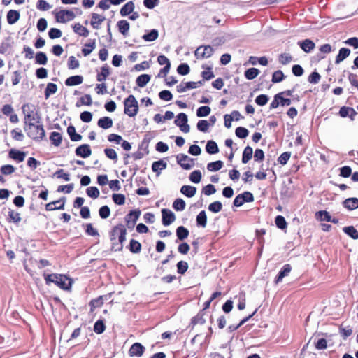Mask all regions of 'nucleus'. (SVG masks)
<instances>
[{
    "instance_id": "39448f33",
    "label": "nucleus",
    "mask_w": 358,
    "mask_h": 358,
    "mask_svg": "<svg viewBox=\"0 0 358 358\" xmlns=\"http://www.w3.org/2000/svg\"><path fill=\"white\" fill-rule=\"evenodd\" d=\"M32 109L24 116L25 127L30 126L31 124H36L40 123V116L34 106H31Z\"/></svg>"
},
{
    "instance_id": "aec40b11",
    "label": "nucleus",
    "mask_w": 358,
    "mask_h": 358,
    "mask_svg": "<svg viewBox=\"0 0 358 358\" xmlns=\"http://www.w3.org/2000/svg\"><path fill=\"white\" fill-rule=\"evenodd\" d=\"M110 68L107 64H105L101 68V71L96 76V80L99 82L104 81L110 75Z\"/></svg>"
},
{
    "instance_id": "a18cd8bd",
    "label": "nucleus",
    "mask_w": 358,
    "mask_h": 358,
    "mask_svg": "<svg viewBox=\"0 0 358 358\" xmlns=\"http://www.w3.org/2000/svg\"><path fill=\"white\" fill-rule=\"evenodd\" d=\"M186 203L182 199H176L173 203V208L177 211H182L185 208Z\"/></svg>"
},
{
    "instance_id": "c03bdc74",
    "label": "nucleus",
    "mask_w": 358,
    "mask_h": 358,
    "mask_svg": "<svg viewBox=\"0 0 358 358\" xmlns=\"http://www.w3.org/2000/svg\"><path fill=\"white\" fill-rule=\"evenodd\" d=\"M259 73V71L256 68H250L245 71V76L248 80L255 78Z\"/></svg>"
},
{
    "instance_id": "4c0bfd02",
    "label": "nucleus",
    "mask_w": 358,
    "mask_h": 358,
    "mask_svg": "<svg viewBox=\"0 0 358 358\" xmlns=\"http://www.w3.org/2000/svg\"><path fill=\"white\" fill-rule=\"evenodd\" d=\"M315 217H316L317 220H318L320 221L329 222L330 220H331V217L329 213L327 211H325V210H321V211L317 212L315 214Z\"/></svg>"
},
{
    "instance_id": "7ed1b4c3",
    "label": "nucleus",
    "mask_w": 358,
    "mask_h": 358,
    "mask_svg": "<svg viewBox=\"0 0 358 358\" xmlns=\"http://www.w3.org/2000/svg\"><path fill=\"white\" fill-rule=\"evenodd\" d=\"M124 112L130 117L136 116L138 112V103L134 95H129L124 101Z\"/></svg>"
},
{
    "instance_id": "4d7b16f0",
    "label": "nucleus",
    "mask_w": 358,
    "mask_h": 358,
    "mask_svg": "<svg viewBox=\"0 0 358 358\" xmlns=\"http://www.w3.org/2000/svg\"><path fill=\"white\" fill-rule=\"evenodd\" d=\"M189 180L194 183H199L201 180V173L200 171H194L191 173Z\"/></svg>"
},
{
    "instance_id": "20e7f679",
    "label": "nucleus",
    "mask_w": 358,
    "mask_h": 358,
    "mask_svg": "<svg viewBox=\"0 0 358 358\" xmlns=\"http://www.w3.org/2000/svg\"><path fill=\"white\" fill-rule=\"evenodd\" d=\"M188 117L187 115L184 113H179L176 119L174 121V123L176 126H178L180 129L184 133L189 132L190 127L187 124Z\"/></svg>"
},
{
    "instance_id": "9b49d317",
    "label": "nucleus",
    "mask_w": 358,
    "mask_h": 358,
    "mask_svg": "<svg viewBox=\"0 0 358 358\" xmlns=\"http://www.w3.org/2000/svg\"><path fill=\"white\" fill-rule=\"evenodd\" d=\"M162 224L169 226L176 220L175 214L170 210L164 208L162 210Z\"/></svg>"
},
{
    "instance_id": "bb28decb",
    "label": "nucleus",
    "mask_w": 358,
    "mask_h": 358,
    "mask_svg": "<svg viewBox=\"0 0 358 358\" xmlns=\"http://www.w3.org/2000/svg\"><path fill=\"white\" fill-rule=\"evenodd\" d=\"M292 270V267L289 264H286L283 266V268L280 271L278 277L275 280V283L280 282L283 278L287 276Z\"/></svg>"
},
{
    "instance_id": "13d9d810",
    "label": "nucleus",
    "mask_w": 358,
    "mask_h": 358,
    "mask_svg": "<svg viewBox=\"0 0 358 358\" xmlns=\"http://www.w3.org/2000/svg\"><path fill=\"white\" fill-rule=\"evenodd\" d=\"M188 268V264L185 261H180L177 264V271L180 274H184Z\"/></svg>"
},
{
    "instance_id": "f3484780",
    "label": "nucleus",
    "mask_w": 358,
    "mask_h": 358,
    "mask_svg": "<svg viewBox=\"0 0 358 358\" xmlns=\"http://www.w3.org/2000/svg\"><path fill=\"white\" fill-rule=\"evenodd\" d=\"M298 45L305 52L307 53L310 52L315 47V44L314 43V42L310 39H306L302 41H299Z\"/></svg>"
},
{
    "instance_id": "774afa93",
    "label": "nucleus",
    "mask_w": 358,
    "mask_h": 358,
    "mask_svg": "<svg viewBox=\"0 0 358 358\" xmlns=\"http://www.w3.org/2000/svg\"><path fill=\"white\" fill-rule=\"evenodd\" d=\"M113 200L117 205H123L125 203V196L121 194H114Z\"/></svg>"
},
{
    "instance_id": "ea45409f",
    "label": "nucleus",
    "mask_w": 358,
    "mask_h": 358,
    "mask_svg": "<svg viewBox=\"0 0 358 358\" xmlns=\"http://www.w3.org/2000/svg\"><path fill=\"white\" fill-rule=\"evenodd\" d=\"M196 222L198 225L206 227L207 224V216L204 210L201 211L196 216Z\"/></svg>"
},
{
    "instance_id": "338daca9",
    "label": "nucleus",
    "mask_w": 358,
    "mask_h": 358,
    "mask_svg": "<svg viewBox=\"0 0 358 358\" xmlns=\"http://www.w3.org/2000/svg\"><path fill=\"white\" fill-rule=\"evenodd\" d=\"M284 79V74L282 71L278 70L273 73L272 82L279 83Z\"/></svg>"
},
{
    "instance_id": "6e6d98bb",
    "label": "nucleus",
    "mask_w": 358,
    "mask_h": 358,
    "mask_svg": "<svg viewBox=\"0 0 358 358\" xmlns=\"http://www.w3.org/2000/svg\"><path fill=\"white\" fill-rule=\"evenodd\" d=\"M106 326L102 320H98L94 325V331L96 334H101L105 331Z\"/></svg>"
},
{
    "instance_id": "09e8293b",
    "label": "nucleus",
    "mask_w": 358,
    "mask_h": 358,
    "mask_svg": "<svg viewBox=\"0 0 358 358\" xmlns=\"http://www.w3.org/2000/svg\"><path fill=\"white\" fill-rule=\"evenodd\" d=\"M222 208V204L220 201H214L208 206V210L214 213H219Z\"/></svg>"
},
{
    "instance_id": "052dcab7",
    "label": "nucleus",
    "mask_w": 358,
    "mask_h": 358,
    "mask_svg": "<svg viewBox=\"0 0 358 358\" xmlns=\"http://www.w3.org/2000/svg\"><path fill=\"white\" fill-rule=\"evenodd\" d=\"M104 153L107 156V157L109 158L110 159L117 161V155L116 151L114 149L106 148L104 150Z\"/></svg>"
},
{
    "instance_id": "f704fd0d",
    "label": "nucleus",
    "mask_w": 358,
    "mask_h": 358,
    "mask_svg": "<svg viewBox=\"0 0 358 358\" xmlns=\"http://www.w3.org/2000/svg\"><path fill=\"white\" fill-rule=\"evenodd\" d=\"M343 231L352 238L358 239V231L353 226L345 227Z\"/></svg>"
},
{
    "instance_id": "2f4dec72",
    "label": "nucleus",
    "mask_w": 358,
    "mask_h": 358,
    "mask_svg": "<svg viewBox=\"0 0 358 358\" xmlns=\"http://www.w3.org/2000/svg\"><path fill=\"white\" fill-rule=\"evenodd\" d=\"M95 48H96L95 40H92L88 43L85 44L84 48L82 50V52L84 56H87L92 52V50Z\"/></svg>"
},
{
    "instance_id": "e2e57ef3",
    "label": "nucleus",
    "mask_w": 358,
    "mask_h": 358,
    "mask_svg": "<svg viewBox=\"0 0 358 358\" xmlns=\"http://www.w3.org/2000/svg\"><path fill=\"white\" fill-rule=\"evenodd\" d=\"M268 97L266 94H260L255 99V103L259 106H264L267 103Z\"/></svg>"
},
{
    "instance_id": "f257e3e1",
    "label": "nucleus",
    "mask_w": 358,
    "mask_h": 358,
    "mask_svg": "<svg viewBox=\"0 0 358 358\" xmlns=\"http://www.w3.org/2000/svg\"><path fill=\"white\" fill-rule=\"evenodd\" d=\"M127 229L122 224L114 227L110 234L112 241V248L115 251H120L123 248V243L126 240Z\"/></svg>"
},
{
    "instance_id": "6ab92c4d",
    "label": "nucleus",
    "mask_w": 358,
    "mask_h": 358,
    "mask_svg": "<svg viewBox=\"0 0 358 358\" xmlns=\"http://www.w3.org/2000/svg\"><path fill=\"white\" fill-rule=\"evenodd\" d=\"M83 81V76L77 75L69 77L65 80V84L67 86H75L81 84Z\"/></svg>"
},
{
    "instance_id": "58836bf2",
    "label": "nucleus",
    "mask_w": 358,
    "mask_h": 358,
    "mask_svg": "<svg viewBox=\"0 0 358 358\" xmlns=\"http://www.w3.org/2000/svg\"><path fill=\"white\" fill-rule=\"evenodd\" d=\"M166 163L164 162L163 160H159L155 161L152 164V169L154 172H158V174L159 173V171L166 169Z\"/></svg>"
},
{
    "instance_id": "f8f14e48",
    "label": "nucleus",
    "mask_w": 358,
    "mask_h": 358,
    "mask_svg": "<svg viewBox=\"0 0 358 358\" xmlns=\"http://www.w3.org/2000/svg\"><path fill=\"white\" fill-rule=\"evenodd\" d=\"M65 204V199H60L57 201H55L52 202H50L46 204L45 209L48 211H52L55 210H64Z\"/></svg>"
},
{
    "instance_id": "3c124183",
    "label": "nucleus",
    "mask_w": 358,
    "mask_h": 358,
    "mask_svg": "<svg viewBox=\"0 0 358 358\" xmlns=\"http://www.w3.org/2000/svg\"><path fill=\"white\" fill-rule=\"evenodd\" d=\"M276 226L280 229H284L287 227V222L285 217L282 215H278L275 220Z\"/></svg>"
},
{
    "instance_id": "c756f323",
    "label": "nucleus",
    "mask_w": 358,
    "mask_h": 358,
    "mask_svg": "<svg viewBox=\"0 0 358 358\" xmlns=\"http://www.w3.org/2000/svg\"><path fill=\"white\" fill-rule=\"evenodd\" d=\"M189 230L183 226H180L176 229V236L180 241L187 238L189 236Z\"/></svg>"
},
{
    "instance_id": "393cba45",
    "label": "nucleus",
    "mask_w": 358,
    "mask_h": 358,
    "mask_svg": "<svg viewBox=\"0 0 358 358\" xmlns=\"http://www.w3.org/2000/svg\"><path fill=\"white\" fill-rule=\"evenodd\" d=\"M350 54V50L346 48H342L340 49L338 55L336 57V64H339L347 58Z\"/></svg>"
},
{
    "instance_id": "6e6552de",
    "label": "nucleus",
    "mask_w": 358,
    "mask_h": 358,
    "mask_svg": "<svg viewBox=\"0 0 358 358\" xmlns=\"http://www.w3.org/2000/svg\"><path fill=\"white\" fill-rule=\"evenodd\" d=\"M213 53V48L210 45L200 46L195 50V56L197 59L210 57Z\"/></svg>"
},
{
    "instance_id": "de8ad7c7",
    "label": "nucleus",
    "mask_w": 358,
    "mask_h": 358,
    "mask_svg": "<svg viewBox=\"0 0 358 358\" xmlns=\"http://www.w3.org/2000/svg\"><path fill=\"white\" fill-rule=\"evenodd\" d=\"M211 109L209 106H201L196 110V115L199 117H206L210 113Z\"/></svg>"
},
{
    "instance_id": "680f3d73",
    "label": "nucleus",
    "mask_w": 358,
    "mask_h": 358,
    "mask_svg": "<svg viewBox=\"0 0 358 358\" xmlns=\"http://www.w3.org/2000/svg\"><path fill=\"white\" fill-rule=\"evenodd\" d=\"M177 71L180 75H187L189 72V66H188L187 64H181L178 66Z\"/></svg>"
},
{
    "instance_id": "cd10ccee",
    "label": "nucleus",
    "mask_w": 358,
    "mask_h": 358,
    "mask_svg": "<svg viewBox=\"0 0 358 358\" xmlns=\"http://www.w3.org/2000/svg\"><path fill=\"white\" fill-rule=\"evenodd\" d=\"M345 208L349 210H355L358 208V199L357 198H349L343 201Z\"/></svg>"
},
{
    "instance_id": "b1692460",
    "label": "nucleus",
    "mask_w": 358,
    "mask_h": 358,
    "mask_svg": "<svg viewBox=\"0 0 358 358\" xmlns=\"http://www.w3.org/2000/svg\"><path fill=\"white\" fill-rule=\"evenodd\" d=\"M135 6L133 1H129L124 4L120 9V15L122 16H127L130 13H133Z\"/></svg>"
},
{
    "instance_id": "dca6fc26",
    "label": "nucleus",
    "mask_w": 358,
    "mask_h": 358,
    "mask_svg": "<svg viewBox=\"0 0 358 358\" xmlns=\"http://www.w3.org/2000/svg\"><path fill=\"white\" fill-rule=\"evenodd\" d=\"M105 20L106 17L104 16L97 13H92L90 24L94 29H99Z\"/></svg>"
},
{
    "instance_id": "0e129e2a",
    "label": "nucleus",
    "mask_w": 358,
    "mask_h": 358,
    "mask_svg": "<svg viewBox=\"0 0 358 358\" xmlns=\"http://www.w3.org/2000/svg\"><path fill=\"white\" fill-rule=\"evenodd\" d=\"M80 63L74 56H71L69 58L68 67L70 69H75L79 67Z\"/></svg>"
},
{
    "instance_id": "69168bd1",
    "label": "nucleus",
    "mask_w": 358,
    "mask_h": 358,
    "mask_svg": "<svg viewBox=\"0 0 358 358\" xmlns=\"http://www.w3.org/2000/svg\"><path fill=\"white\" fill-rule=\"evenodd\" d=\"M209 123L207 120H199L197 123V129L202 131V132H206L209 127Z\"/></svg>"
},
{
    "instance_id": "473e14b6",
    "label": "nucleus",
    "mask_w": 358,
    "mask_h": 358,
    "mask_svg": "<svg viewBox=\"0 0 358 358\" xmlns=\"http://www.w3.org/2000/svg\"><path fill=\"white\" fill-rule=\"evenodd\" d=\"M253 150L250 146H247L245 148L243 156H242V162L243 164H246L250 161L252 157Z\"/></svg>"
},
{
    "instance_id": "a19ab883",
    "label": "nucleus",
    "mask_w": 358,
    "mask_h": 358,
    "mask_svg": "<svg viewBox=\"0 0 358 358\" xmlns=\"http://www.w3.org/2000/svg\"><path fill=\"white\" fill-rule=\"evenodd\" d=\"M223 166V162L220 160L215 161L213 162L208 163L207 169L210 171H217L222 169Z\"/></svg>"
},
{
    "instance_id": "2eb2a0df",
    "label": "nucleus",
    "mask_w": 358,
    "mask_h": 358,
    "mask_svg": "<svg viewBox=\"0 0 358 358\" xmlns=\"http://www.w3.org/2000/svg\"><path fill=\"white\" fill-rule=\"evenodd\" d=\"M76 154L78 156L82 157L83 158H87L91 155L92 150L89 145L83 144L78 146L76 149Z\"/></svg>"
},
{
    "instance_id": "72a5a7b5",
    "label": "nucleus",
    "mask_w": 358,
    "mask_h": 358,
    "mask_svg": "<svg viewBox=\"0 0 358 358\" xmlns=\"http://www.w3.org/2000/svg\"><path fill=\"white\" fill-rule=\"evenodd\" d=\"M50 140L52 145L59 146L62 140V134L59 132L53 131L50 134Z\"/></svg>"
},
{
    "instance_id": "c9c22d12",
    "label": "nucleus",
    "mask_w": 358,
    "mask_h": 358,
    "mask_svg": "<svg viewBox=\"0 0 358 358\" xmlns=\"http://www.w3.org/2000/svg\"><path fill=\"white\" fill-rule=\"evenodd\" d=\"M150 80V76L148 74H142L136 78V84L140 87H145Z\"/></svg>"
},
{
    "instance_id": "c85d7f7f",
    "label": "nucleus",
    "mask_w": 358,
    "mask_h": 358,
    "mask_svg": "<svg viewBox=\"0 0 358 358\" xmlns=\"http://www.w3.org/2000/svg\"><path fill=\"white\" fill-rule=\"evenodd\" d=\"M20 17V14L18 11L10 10L7 14V21L9 24H12L15 23Z\"/></svg>"
},
{
    "instance_id": "1a4fd4ad",
    "label": "nucleus",
    "mask_w": 358,
    "mask_h": 358,
    "mask_svg": "<svg viewBox=\"0 0 358 358\" xmlns=\"http://www.w3.org/2000/svg\"><path fill=\"white\" fill-rule=\"evenodd\" d=\"M201 85L202 81L182 82L177 86V91L180 93H182L191 89L198 88Z\"/></svg>"
},
{
    "instance_id": "0eeeda50",
    "label": "nucleus",
    "mask_w": 358,
    "mask_h": 358,
    "mask_svg": "<svg viewBox=\"0 0 358 358\" xmlns=\"http://www.w3.org/2000/svg\"><path fill=\"white\" fill-rule=\"evenodd\" d=\"M76 15L71 10H62L55 14L56 21L60 23H66L75 18Z\"/></svg>"
},
{
    "instance_id": "4468645a",
    "label": "nucleus",
    "mask_w": 358,
    "mask_h": 358,
    "mask_svg": "<svg viewBox=\"0 0 358 358\" xmlns=\"http://www.w3.org/2000/svg\"><path fill=\"white\" fill-rule=\"evenodd\" d=\"M145 348L139 343H134L129 349V355L131 356L141 357L145 351Z\"/></svg>"
},
{
    "instance_id": "49530a36",
    "label": "nucleus",
    "mask_w": 358,
    "mask_h": 358,
    "mask_svg": "<svg viewBox=\"0 0 358 358\" xmlns=\"http://www.w3.org/2000/svg\"><path fill=\"white\" fill-rule=\"evenodd\" d=\"M129 250L133 253H138L141 250V245L138 241L131 239L129 244Z\"/></svg>"
},
{
    "instance_id": "a211bd4d",
    "label": "nucleus",
    "mask_w": 358,
    "mask_h": 358,
    "mask_svg": "<svg viewBox=\"0 0 358 358\" xmlns=\"http://www.w3.org/2000/svg\"><path fill=\"white\" fill-rule=\"evenodd\" d=\"M73 31L80 36L87 37L90 34L89 30L81 25L80 23H76L73 26Z\"/></svg>"
},
{
    "instance_id": "8fccbe9b",
    "label": "nucleus",
    "mask_w": 358,
    "mask_h": 358,
    "mask_svg": "<svg viewBox=\"0 0 358 358\" xmlns=\"http://www.w3.org/2000/svg\"><path fill=\"white\" fill-rule=\"evenodd\" d=\"M87 194L93 199H96L99 197L100 192L97 187H90L86 190Z\"/></svg>"
},
{
    "instance_id": "5fc2aeb1",
    "label": "nucleus",
    "mask_w": 358,
    "mask_h": 358,
    "mask_svg": "<svg viewBox=\"0 0 358 358\" xmlns=\"http://www.w3.org/2000/svg\"><path fill=\"white\" fill-rule=\"evenodd\" d=\"M292 60V57L289 53H282L279 57V62L280 64L285 65L290 63Z\"/></svg>"
},
{
    "instance_id": "4be33fe9",
    "label": "nucleus",
    "mask_w": 358,
    "mask_h": 358,
    "mask_svg": "<svg viewBox=\"0 0 358 358\" xmlns=\"http://www.w3.org/2000/svg\"><path fill=\"white\" fill-rule=\"evenodd\" d=\"M113 120L109 117H103L98 120L97 124L99 127L107 129L113 126Z\"/></svg>"
},
{
    "instance_id": "bf43d9fd",
    "label": "nucleus",
    "mask_w": 358,
    "mask_h": 358,
    "mask_svg": "<svg viewBox=\"0 0 358 358\" xmlns=\"http://www.w3.org/2000/svg\"><path fill=\"white\" fill-rule=\"evenodd\" d=\"M159 96L161 99L166 101H171L173 98L171 92L166 90L161 91L159 94Z\"/></svg>"
},
{
    "instance_id": "9d476101",
    "label": "nucleus",
    "mask_w": 358,
    "mask_h": 358,
    "mask_svg": "<svg viewBox=\"0 0 358 358\" xmlns=\"http://www.w3.org/2000/svg\"><path fill=\"white\" fill-rule=\"evenodd\" d=\"M58 278L55 280V284L59 287L68 290L71 287V280L64 275L58 274Z\"/></svg>"
},
{
    "instance_id": "5701e85b",
    "label": "nucleus",
    "mask_w": 358,
    "mask_h": 358,
    "mask_svg": "<svg viewBox=\"0 0 358 358\" xmlns=\"http://www.w3.org/2000/svg\"><path fill=\"white\" fill-rule=\"evenodd\" d=\"M57 85L52 83H48L44 92L45 99H48L51 95L57 92Z\"/></svg>"
},
{
    "instance_id": "7c9ffc66",
    "label": "nucleus",
    "mask_w": 358,
    "mask_h": 358,
    "mask_svg": "<svg viewBox=\"0 0 358 358\" xmlns=\"http://www.w3.org/2000/svg\"><path fill=\"white\" fill-rule=\"evenodd\" d=\"M67 133L72 141H79L82 139V136L76 133L73 126H69L67 128Z\"/></svg>"
},
{
    "instance_id": "79ce46f5",
    "label": "nucleus",
    "mask_w": 358,
    "mask_h": 358,
    "mask_svg": "<svg viewBox=\"0 0 358 358\" xmlns=\"http://www.w3.org/2000/svg\"><path fill=\"white\" fill-rule=\"evenodd\" d=\"M35 62L38 64L45 65L48 62L46 55L43 52H38L35 56Z\"/></svg>"
},
{
    "instance_id": "e433bc0d",
    "label": "nucleus",
    "mask_w": 358,
    "mask_h": 358,
    "mask_svg": "<svg viewBox=\"0 0 358 358\" xmlns=\"http://www.w3.org/2000/svg\"><path fill=\"white\" fill-rule=\"evenodd\" d=\"M206 152L209 154H215L219 152L217 143L213 141H209L206 145Z\"/></svg>"
},
{
    "instance_id": "423d86ee",
    "label": "nucleus",
    "mask_w": 358,
    "mask_h": 358,
    "mask_svg": "<svg viewBox=\"0 0 358 358\" xmlns=\"http://www.w3.org/2000/svg\"><path fill=\"white\" fill-rule=\"evenodd\" d=\"M177 162L185 169L190 170L194 166V159L185 154H179L176 156Z\"/></svg>"
},
{
    "instance_id": "f03ea898",
    "label": "nucleus",
    "mask_w": 358,
    "mask_h": 358,
    "mask_svg": "<svg viewBox=\"0 0 358 358\" xmlns=\"http://www.w3.org/2000/svg\"><path fill=\"white\" fill-rule=\"evenodd\" d=\"M24 129L27 136L33 140L41 141L45 136V130L41 122L36 124H31L30 126L24 127Z\"/></svg>"
},
{
    "instance_id": "603ef678",
    "label": "nucleus",
    "mask_w": 358,
    "mask_h": 358,
    "mask_svg": "<svg viewBox=\"0 0 358 358\" xmlns=\"http://www.w3.org/2000/svg\"><path fill=\"white\" fill-rule=\"evenodd\" d=\"M236 135L240 138H245L248 136V130L242 127H238L235 131Z\"/></svg>"
},
{
    "instance_id": "37998d69",
    "label": "nucleus",
    "mask_w": 358,
    "mask_h": 358,
    "mask_svg": "<svg viewBox=\"0 0 358 358\" xmlns=\"http://www.w3.org/2000/svg\"><path fill=\"white\" fill-rule=\"evenodd\" d=\"M158 31L157 29H152L148 34H144L143 38L145 41H154L158 38Z\"/></svg>"
},
{
    "instance_id": "412c9836",
    "label": "nucleus",
    "mask_w": 358,
    "mask_h": 358,
    "mask_svg": "<svg viewBox=\"0 0 358 358\" xmlns=\"http://www.w3.org/2000/svg\"><path fill=\"white\" fill-rule=\"evenodd\" d=\"M180 192L186 196L191 198L195 195L196 188L190 185H183L180 189Z\"/></svg>"
},
{
    "instance_id": "ddd939ff",
    "label": "nucleus",
    "mask_w": 358,
    "mask_h": 358,
    "mask_svg": "<svg viewBox=\"0 0 358 358\" xmlns=\"http://www.w3.org/2000/svg\"><path fill=\"white\" fill-rule=\"evenodd\" d=\"M141 215L140 210H131L125 217L128 227H133Z\"/></svg>"
},
{
    "instance_id": "a878e982",
    "label": "nucleus",
    "mask_w": 358,
    "mask_h": 358,
    "mask_svg": "<svg viewBox=\"0 0 358 358\" xmlns=\"http://www.w3.org/2000/svg\"><path fill=\"white\" fill-rule=\"evenodd\" d=\"M117 27L119 31L124 36H127L129 30V23L127 20H120L117 22Z\"/></svg>"
},
{
    "instance_id": "864d4df0",
    "label": "nucleus",
    "mask_w": 358,
    "mask_h": 358,
    "mask_svg": "<svg viewBox=\"0 0 358 358\" xmlns=\"http://www.w3.org/2000/svg\"><path fill=\"white\" fill-rule=\"evenodd\" d=\"M99 214L102 219H106L110 215V210L108 206H103L100 208Z\"/></svg>"
}]
</instances>
